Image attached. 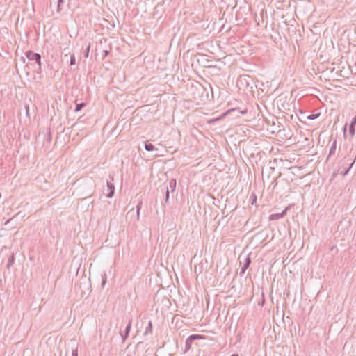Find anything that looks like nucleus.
<instances>
[{
  "label": "nucleus",
  "instance_id": "obj_3",
  "mask_svg": "<svg viewBox=\"0 0 356 356\" xmlns=\"http://www.w3.org/2000/svg\"><path fill=\"white\" fill-rule=\"evenodd\" d=\"M242 254H241L239 256V259H240V264H243V266L241 269V272H240V274H243L245 270L248 268V267L250 266V264H251V259H250V254L248 255H246L245 257H244V261L243 262L241 261L242 259Z\"/></svg>",
  "mask_w": 356,
  "mask_h": 356
},
{
  "label": "nucleus",
  "instance_id": "obj_31",
  "mask_svg": "<svg viewBox=\"0 0 356 356\" xmlns=\"http://www.w3.org/2000/svg\"><path fill=\"white\" fill-rule=\"evenodd\" d=\"M231 356H238V355L235 353V354H232Z\"/></svg>",
  "mask_w": 356,
  "mask_h": 356
},
{
  "label": "nucleus",
  "instance_id": "obj_17",
  "mask_svg": "<svg viewBox=\"0 0 356 356\" xmlns=\"http://www.w3.org/2000/svg\"><path fill=\"white\" fill-rule=\"evenodd\" d=\"M14 261H15V258L13 256H12L11 257H10L8 259V268H9L10 266L13 265V263H14Z\"/></svg>",
  "mask_w": 356,
  "mask_h": 356
},
{
  "label": "nucleus",
  "instance_id": "obj_10",
  "mask_svg": "<svg viewBox=\"0 0 356 356\" xmlns=\"http://www.w3.org/2000/svg\"><path fill=\"white\" fill-rule=\"evenodd\" d=\"M145 149L148 152L153 151L155 149L154 146L149 143H145Z\"/></svg>",
  "mask_w": 356,
  "mask_h": 356
},
{
  "label": "nucleus",
  "instance_id": "obj_8",
  "mask_svg": "<svg viewBox=\"0 0 356 356\" xmlns=\"http://www.w3.org/2000/svg\"><path fill=\"white\" fill-rule=\"evenodd\" d=\"M336 149H337V140H334L332 142L331 147L330 149L328 157L331 156L332 155H333L335 153Z\"/></svg>",
  "mask_w": 356,
  "mask_h": 356
},
{
  "label": "nucleus",
  "instance_id": "obj_18",
  "mask_svg": "<svg viewBox=\"0 0 356 356\" xmlns=\"http://www.w3.org/2000/svg\"><path fill=\"white\" fill-rule=\"evenodd\" d=\"M89 51H90V45H88L87 47V48L86 49L85 54H84V57H86V58L88 57Z\"/></svg>",
  "mask_w": 356,
  "mask_h": 356
},
{
  "label": "nucleus",
  "instance_id": "obj_5",
  "mask_svg": "<svg viewBox=\"0 0 356 356\" xmlns=\"http://www.w3.org/2000/svg\"><path fill=\"white\" fill-rule=\"evenodd\" d=\"M355 159H356V156H355V157L353 159H347V161H347L348 163H349V162H350V163H348V164L349 165V166H348V168H346L345 170H343V171H341V172H340V174H341L342 176H343V177H344V176H346V175L348 173L349 170L351 169V168H352V167H353V165H354L355 161Z\"/></svg>",
  "mask_w": 356,
  "mask_h": 356
},
{
  "label": "nucleus",
  "instance_id": "obj_30",
  "mask_svg": "<svg viewBox=\"0 0 356 356\" xmlns=\"http://www.w3.org/2000/svg\"><path fill=\"white\" fill-rule=\"evenodd\" d=\"M63 2H64V0H59L60 3H63Z\"/></svg>",
  "mask_w": 356,
  "mask_h": 356
},
{
  "label": "nucleus",
  "instance_id": "obj_12",
  "mask_svg": "<svg viewBox=\"0 0 356 356\" xmlns=\"http://www.w3.org/2000/svg\"><path fill=\"white\" fill-rule=\"evenodd\" d=\"M282 218V215L280 213L272 214L270 216V220H278Z\"/></svg>",
  "mask_w": 356,
  "mask_h": 356
},
{
  "label": "nucleus",
  "instance_id": "obj_20",
  "mask_svg": "<svg viewBox=\"0 0 356 356\" xmlns=\"http://www.w3.org/2000/svg\"><path fill=\"white\" fill-rule=\"evenodd\" d=\"M169 196H170V193H169V191H166V192H165V202L166 204H168V202Z\"/></svg>",
  "mask_w": 356,
  "mask_h": 356
},
{
  "label": "nucleus",
  "instance_id": "obj_14",
  "mask_svg": "<svg viewBox=\"0 0 356 356\" xmlns=\"http://www.w3.org/2000/svg\"><path fill=\"white\" fill-rule=\"evenodd\" d=\"M320 115V113H312V114H310L309 115L307 118L309 119V120H315L316 119L318 116Z\"/></svg>",
  "mask_w": 356,
  "mask_h": 356
},
{
  "label": "nucleus",
  "instance_id": "obj_6",
  "mask_svg": "<svg viewBox=\"0 0 356 356\" xmlns=\"http://www.w3.org/2000/svg\"><path fill=\"white\" fill-rule=\"evenodd\" d=\"M177 186V181L175 179H171L169 181V184L168 186L166 187V191H169L172 193L175 191Z\"/></svg>",
  "mask_w": 356,
  "mask_h": 356
},
{
  "label": "nucleus",
  "instance_id": "obj_32",
  "mask_svg": "<svg viewBox=\"0 0 356 356\" xmlns=\"http://www.w3.org/2000/svg\"><path fill=\"white\" fill-rule=\"evenodd\" d=\"M200 90H204L203 87H202V86H200Z\"/></svg>",
  "mask_w": 356,
  "mask_h": 356
},
{
  "label": "nucleus",
  "instance_id": "obj_26",
  "mask_svg": "<svg viewBox=\"0 0 356 356\" xmlns=\"http://www.w3.org/2000/svg\"><path fill=\"white\" fill-rule=\"evenodd\" d=\"M236 111V108H234V109H232V110H229V111H227L225 113V114H227V113H230L231 111Z\"/></svg>",
  "mask_w": 356,
  "mask_h": 356
},
{
  "label": "nucleus",
  "instance_id": "obj_19",
  "mask_svg": "<svg viewBox=\"0 0 356 356\" xmlns=\"http://www.w3.org/2000/svg\"><path fill=\"white\" fill-rule=\"evenodd\" d=\"M106 274L104 273V276L102 277V286H104V284H106Z\"/></svg>",
  "mask_w": 356,
  "mask_h": 356
},
{
  "label": "nucleus",
  "instance_id": "obj_16",
  "mask_svg": "<svg viewBox=\"0 0 356 356\" xmlns=\"http://www.w3.org/2000/svg\"><path fill=\"white\" fill-rule=\"evenodd\" d=\"M76 64V58L74 54L70 56V65H74Z\"/></svg>",
  "mask_w": 356,
  "mask_h": 356
},
{
  "label": "nucleus",
  "instance_id": "obj_22",
  "mask_svg": "<svg viewBox=\"0 0 356 356\" xmlns=\"http://www.w3.org/2000/svg\"><path fill=\"white\" fill-rule=\"evenodd\" d=\"M140 207H141L140 204L137 205V218H138V219L139 218V216H140Z\"/></svg>",
  "mask_w": 356,
  "mask_h": 356
},
{
  "label": "nucleus",
  "instance_id": "obj_11",
  "mask_svg": "<svg viewBox=\"0 0 356 356\" xmlns=\"http://www.w3.org/2000/svg\"><path fill=\"white\" fill-rule=\"evenodd\" d=\"M86 104L85 103H79V104H76V107H75V109H74V111L75 112H78V111H80L84 106H85Z\"/></svg>",
  "mask_w": 356,
  "mask_h": 356
},
{
  "label": "nucleus",
  "instance_id": "obj_29",
  "mask_svg": "<svg viewBox=\"0 0 356 356\" xmlns=\"http://www.w3.org/2000/svg\"><path fill=\"white\" fill-rule=\"evenodd\" d=\"M21 59L23 61V63H25V58L24 57H22Z\"/></svg>",
  "mask_w": 356,
  "mask_h": 356
},
{
  "label": "nucleus",
  "instance_id": "obj_21",
  "mask_svg": "<svg viewBox=\"0 0 356 356\" xmlns=\"http://www.w3.org/2000/svg\"><path fill=\"white\" fill-rule=\"evenodd\" d=\"M72 356H79L77 348L72 350Z\"/></svg>",
  "mask_w": 356,
  "mask_h": 356
},
{
  "label": "nucleus",
  "instance_id": "obj_9",
  "mask_svg": "<svg viewBox=\"0 0 356 356\" xmlns=\"http://www.w3.org/2000/svg\"><path fill=\"white\" fill-rule=\"evenodd\" d=\"M152 321H149L148 325L146 327L144 334L146 335L149 333H152Z\"/></svg>",
  "mask_w": 356,
  "mask_h": 356
},
{
  "label": "nucleus",
  "instance_id": "obj_2",
  "mask_svg": "<svg viewBox=\"0 0 356 356\" xmlns=\"http://www.w3.org/2000/svg\"><path fill=\"white\" fill-rule=\"evenodd\" d=\"M113 181V177L109 175V179L106 181V188L104 189V193L108 198H111L115 193V186Z\"/></svg>",
  "mask_w": 356,
  "mask_h": 356
},
{
  "label": "nucleus",
  "instance_id": "obj_7",
  "mask_svg": "<svg viewBox=\"0 0 356 356\" xmlns=\"http://www.w3.org/2000/svg\"><path fill=\"white\" fill-rule=\"evenodd\" d=\"M131 323H132V320L129 319L128 324L125 328L124 334H121L123 341H125V339L129 337V332H130L131 327Z\"/></svg>",
  "mask_w": 356,
  "mask_h": 356
},
{
  "label": "nucleus",
  "instance_id": "obj_23",
  "mask_svg": "<svg viewBox=\"0 0 356 356\" xmlns=\"http://www.w3.org/2000/svg\"><path fill=\"white\" fill-rule=\"evenodd\" d=\"M63 3H59V0H58V5H57V12L59 13L61 10V5Z\"/></svg>",
  "mask_w": 356,
  "mask_h": 356
},
{
  "label": "nucleus",
  "instance_id": "obj_4",
  "mask_svg": "<svg viewBox=\"0 0 356 356\" xmlns=\"http://www.w3.org/2000/svg\"><path fill=\"white\" fill-rule=\"evenodd\" d=\"M203 337L200 334H191L186 340L185 342V351H188L192 346V343L196 340L202 339Z\"/></svg>",
  "mask_w": 356,
  "mask_h": 356
},
{
  "label": "nucleus",
  "instance_id": "obj_24",
  "mask_svg": "<svg viewBox=\"0 0 356 356\" xmlns=\"http://www.w3.org/2000/svg\"><path fill=\"white\" fill-rule=\"evenodd\" d=\"M350 124H353V126H355L356 124V116H355L352 120Z\"/></svg>",
  "mask_w": 356,
  "mask_h": 356
},
{
  "label": "nucleus",
  "instance_id": "obj_25",
  "mask_svg": "<svg viewBox=\"0 0 356 356\" xmlns=\"http://www.w3.org/2000/svg\"><path fill=\"white\" fill-rule=\"evenodd\" d=\"M286 211H287V208L284 209L282 211V213H280V214H282V217H284V216H285V215H286Z\"/></svg>",
  "mask_w": 356,
  "mask_h": 356
},
{
  "label": "nucleus",
  "instance_id": "obj_13",
  "mask_svg": "<svg viewBox=\"0 0 356 356\" xmlns=\"http://www.w3.org/2000/svg\"><path fill=\"white\" fill-rule=\"evenodd\" d=\"M249 201L250 202L251 204H254L257 201V196L254 193H252L250 195Z\"/></svg>",
  "mask_w": 356,
  "mask_h": 356
},
{
  "label": "nucleus",
  "instance_id": "obj_1",
  "mask_svg": "<svg viewBox=\"0 0 356 356\" xmlns=\"http://www.w3.org/2000/svg\"><path fill=\"white\" fill-rule=\"evenodd\" d=\"M26 57L30 61H35V65H33V70L38 73L41 72V56L40 54L35 53L32 51H27L25 53Z\"/></svg>",
  "mask_w": 356,
  "mask_h": 356
},
{
  "label": "nucleus",
  "instance_id": "obj_28",
  "mask_svg": "<svg viewBox=\"0 0 356 356\" xmlns=\"http://www.w3.org/2000/svg\"><path fill=\"white\" fill-rule=\"evenodd\" d=\"M247 113V110H244V111H241V114H245V113Z\"/></svg>",
  "mask_w": 356,
  "mask_h": 356
},
{
  "label": "nucleus",
  "instance_id": "obj_15",
  "mask_svg": "<svg viewBox=\"0 0 356 356\" xmlns=\"http://www.w3.org/2000/svg\"><path fill=\"white\" fill-rule=\"evenodd\" d=\"M355 126H353V124L349 125V134L351 136V137H353L355 134Z\"/></svg>",
  "mask_w": 356,
  "mask_h": 356
},
{
  "label": "nucleus",
  "instance_id": "obj_27",
  "mask_svg": "<svg viewBox=\"0 0 356 356\" xmlns=\"http://www.w3.org/2000/svg\"><path fill=\"white\" fill-rule=\"evenodd\" d=\"M104 56H106L108 54V51H104Z\"/></svg>",
  "mask_w": 356,
  "mask_h": 356
}]
</instances>
